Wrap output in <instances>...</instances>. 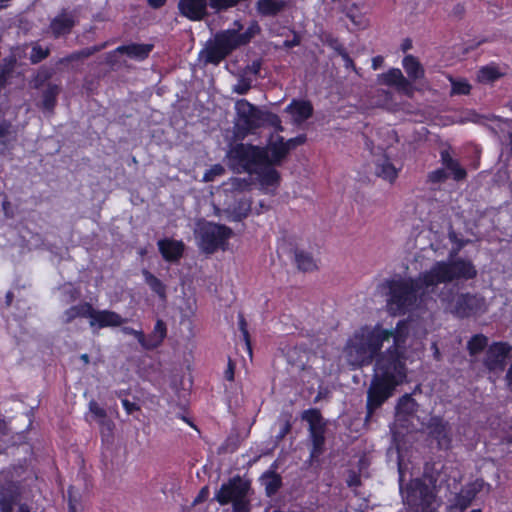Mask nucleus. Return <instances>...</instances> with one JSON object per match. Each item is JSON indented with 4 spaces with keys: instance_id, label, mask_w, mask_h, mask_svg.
<instances>
[{
    "instance_id": "29",
    "label": "nucleus",
    "mask_w": 512,
    "mask_h": 512,
    "mask_svg": "<svg viewBox=\"0 0 512 512\" xmlns=\"http://www.w3.org/2000/svg\"><path fill=\"white\" fill-rule=\"evenodd\" d=\"M375 174L389 183H393L398 177V170L391 161L384 157L375 163Z\"/></svg>"
},
{
    "instance_id": "15",
    "label": "nucleus",
    "mask_w": 512,
    "mask_h": 512,
    "mask_svg": "<svg viewBox=\"0 0 512 512\" xmlns=\"http://www.w3.org/2000/svg\"><path fill=\"white\" fill-rule=\"evenodd\" d=\"M512 347L504 342H494L489 346L484 365L489 371H503L510 356Z\"/></svg>"
},
{
    "instance_id": "62",
    "label": "nucleus",
    "mask_w": 512,
    "mask_h": 512,
    "mask_svg": "<svg viewBox=\"0 0 512 512\" xmlns=\"http://www.w3.org/2000/svg\"><path fill=\"white\" fill-rule=\"evenodd\" d=\"M100 424L102 426V433H104V430H107L108 433H111L114 427V424L111 420L105 418V420H100Z\"/></svg>"
},
{
    "instance_id": "53",
    "label": "nucleus",
    "mask_w": 512,
    "mask_h": 512,
    "mask_svg": "<svg viewBox=\"0 0 512 512\" xmlns=\"http://www.w3.org/2000/svg\"><path fill=\"white\" fill-rule=\"evenodd\" d=\"M305 142H306V135H298L297 137L288 139L287 141L284 140V145H285V147H287V152L289 153L291 150L304 144Z\"/></svg>"
},
{
    "instance_id": "56",
    "label": "nucleus",
    "mask_w": 512,
    "mask_h": 512,
    "mask_svg": "<svg viewBox=\"0 0 512 512\" xmlns=\"http://www.w3.org/2000/svg\"><path fill=\"white\" fill-rule=\"evenodd\" d=\"M122 331L127 335H133L142 346V342H144V333L142 331L135 330L131 327H123Z\"/></svg>"
},
{
    "instance_id": "45",
    "label": "nucleus",
    "mask_w": 512,
    "mask_h": 512,
    "mask_svg": "<svg viewBox=\"0 0 512 512\" xmlns=\"http://www.w3.org/2000/svg\"><path fill=\"white\" fill-rule=\"evenodd\" d=\"M68 494V512H81L80 499L75 493L74 487L70 486L67 490Z\"/></svg>"
},
{
    "instance_id": "25",
    "label": "nucleus",
    "mask_w": 512,
    "mask_h": 512,
    "mask_svg": "<svg viewBox=\"0 0 512 512\" xmlns=\"http://www.w3.org/2000/svg\"><path fill=\"white\" fill-rule=\"evenodd\" d=\"M273 164H260L253 172L258 176L259 182L263 186H276L280 181V174L274 168Z\"/></svg>"
},
{
    "instance_id": "42",
    "label": "nucleus",
    "mask_w": 512,
    "mask_h": 512,
    "mask_svg": "<svg viewBox=\"0 0 512 512\" xmlns=\"http://www.w3.org/2000/svg\"><path fill=\"white\" fill-rule=\"evenodd\" d=\"M252 87V80L245 75H241L237 83L233 86L232 91L239 95H245Z\"/></svg>"
},
{
    "instance_id": "50",
    "label": "nucleus",
    "mask_w": 512,
    "mask_h": 512,
    "mask_svg": "<svg viewBox=\"0 0 512 512\" xmlns=\"http://www.w3.org/2000/svg\"><path fill=\"white\" fill-rule=\"evenodd\" d=\"M471 86L466 81H454L452 80V94L467 95L470 93Z\"/></svg>"
},
{
    "instance_id": "43",
    "label": "nucleus",
    "mask_w": 512,
    "mask_h": 512,
    "mask_svg": "<svg viewBox=\"0 0 512 512\" xmlns=\"http://www.w3.org/2000/svg\"><path fill=\"white\" fill-rule=\"evenodd\" d=\"M501 76L498 69L495 67H483L479 71V79L483 82H493Z\"/></svg>"
},
{
    "instance_id": "61",
    "label": "nucleus",
    "mask_w": 512,
    "mask_h": 512,
    "mask_svg": "<svg viewBox=\"0 0 512 512\" xmlns=\"http://www.w3.org/2000/svg\"><path fill=\"white\" fill-rule=\"evenodd\" d=\"M79 60H81L80 56H79V52L75 51V52L67 55L66 57L60 59L59 63L63 64V63L74 62V61H79Z\"/></svg>"
},
{
    "instance_id": "48",
    "label": "nucleus",
    "mask_w": 512,
    "mask_h": 512,
    "mask_svg": "<svg viewBox=\"0 0 512 512\" xmlns=\"http://www.w3.org/2000/svg\"><path fill=\"white\" fill-rule=\"evenodd\" d=\"M449 177L445 168L436 169L428 174V181L431 183H442Z\"/></svg>"
},
{
    "instance_id": "60",
    "label": "nucleus",
    "mask_w": 512,
    "mask_h": 512,
    "mask_svg": "<svg viewBox=\"0 0 512 512\" xmlns=\"http://www.w3.org/2000/svg\"><path fill=\"white\" fill-rule=\"evenodd\" d=\"M122 405L128 414H132L134 411L139 410V406L134 402H130L128 399H123Z\"/></svg>"
},
{
    "instance_id": "41",
    "label": "nucleus",
    "mask_w": 512,
    "mask_h": 512,
    "mask_svg": "<svg viewBox=\"0 0 512 512\" xmlns=\"http://www.w3.org/2000/svg\"><path fill=\"white\" fill-rule=\"evenodd\" d=\"M265 124L274 127L277 132L283 131L279 116L269 111H263L262 126Z\"/></svg>"
},
{
    "instance_id": "44",
    "label": "nucleus",
    "mask_w": 512,
    "mask_h": 512,
    "mask_svg": "<svg viewBox=\"0 0 512 512\" xmlns=\"http://www.w3.org/2000/svg\"><path fill=\"white\" fill-rule=\"evenodd\" d=\"M322 41L325 45H327L331 49H333L338 55L344 54V52L346 51V49L344 48L342 43L339 41V39L334 37L331 34L324 35Z\"/></svg>"
},
{
    "instance_id": "3",
    "label": "nucleus",
    "mask_w": 512,
    "mask_h": 512,
    "mask_svg": "<svg viewBox=\"0 0 512 512\" xmlns=\"http://www.w3.org/2000/svg\"><path fill=\"white\" fill-rule=\"evenodd\" d=\"M394 352H384L376 360L375 372L367 390L366 422L372 419L375 411L393 395L396 386L406 378L405 362Z\"/></svg>"
},
{
    "instance_id": "11",
    "label": "nucleus",
    "mask_w": 512,
    "mask_h": 512,
    "mask_svg": "<svg viewBox=\"0 0 512 512\" xmlns=\"http://www.w3.org/2000/svg\"><path fill=\"white\" fill-rule=\"evenodd\" d=\"M302 420L309 424V438L312 442L310 451V461L313 462L323 454L325 448V430L324 421L318 409H308L302 413Z\"/></svg>"
},
{
    "instance_id": "8",
    "label": "nucleus",
    "mask_w": 512,
    "mask_h": 512,
    "mask_svg": "<svg viewBox=\"0 0 512 512\" xmlns=\"http://www.w3.org/2000/svg\"><path fill=\"white\" fill-rule=\"evenodd\" d=\"M250 490V481L236 475L221 485L214 500L221 506L232 504L233 512H250Z\"/></svg>"
},
{
    "instance_id": "5",
    "label": "nucleus",
    "mask_w": 512,
    "mask_h": 512,
    "mask_svg": "<svg viewBox=\"0 0 512 512\" xmlns=\"http://www.w3.org/2000/svg\"><path fill=\"white\" fill-rule=\"evenodd\" d=\"M443 284L444 286L436 293L447 312L460 319L476 317L487 312L488 305L481 294L457 293L454 285Z\"/></svg>"
},
{
    "instance_id": "18",
    "label": "nucleus",
    "mask_w": 512,
    "mask_h": 512,
    "mask_svg": "<svg viewBox=\"0 0 512 512\" xmlns=\"http://www.w3.org/2000/svg\"><path fill=\"white\" fill-rule=\"evenodd\" d=\"M265 151L267 161L266 164L281 165L288 155L287 147L284 145V138L277 135L275 139H271L266 147H262Z\"/></svg>"
},
{
    "instance_id": "54",
    "label": "nucleus",
    "mask_w": 512,
    "mask_h": 512,
    "mask_svg": "<svg viewBox=\"0 0 512 512\" xmlns=\"http://www.w3.org/2000/svg\"><path fill=\"white\" fill-rule=\"evenodd\" d=\"M355 8V5L351 8H343L342 12L358 27L364 26L363 19L361 16H357L353 13L352 9Z\"/></svg>"
},
{
    "instance_id": "14",
    "label": "nucleus",
    "mask_w": 512,
    "mask_h": 512,
    "mask_svg": "<svg viewBox=\"0 0 512 512\" xmlns=\"http://www.w3.org/2000/svg\"><path fill=\"white\" fill-rule=\"evenodd\" d=\"M78 19L75 11L63 8L53 19H51L48 30L55 38L66 37L77 25Z\"/></svg>"
},
{
    "instance_id": "22",
    "label": "nucleus",
    "mask_w": 512,
    "mask_h": 512,
    "mask_svg": "<svg viewBox=\"0 0 512 512\" xmlns=\"http://www.w3.org/2000/svg\"><path fill=\"white\" fill-rule=\"evenodd\" d=\"M167 335V326L165 322L161 319H158L155 323L153 331L148 335H144V342H142V347L146 350H154L158 348Z\"/></svg>"
},
{
    "instance_id": "6",
    "label": "nucleus",
    "mask_w": 512,
    "mask_h": 512,
    "mask_svg": "<svg viewBox=\"0 0 512 512\" xmlns=\"http://www.w3.org/2000/svg\"><path fill=\"white\" fill-rule=\"evenodd\" d=\"M435 485L436 479L427 472L422 478L412 479L405 488L400 485L407 512H438Z\"/></svg>"
},
{
    "instance_id": "10",
    "label": "nucleus",
    "mask_w": 512,
    "mask_h": 512,
    "mask_svg": "<svg viewBox=\"0 0 512 512\" xmlns=\"http://www.w3.org/2000/svg\"><path fill=\"white\" fill-rule=\"evenodd\" d=\"M235 111V133L237 137L244 138L262 126L263 110L246 99L236 101Z\"/></svg>"
},
{
    "instance_id": "36",
    "label": "nucleus",
    "mask_w": 512,
    "mask_h": 512,
    "mask_svg": "<svg viewBox=\"0 0 512 512\" xmlns=\"http://www.w3.org/2000/svg\"><path fill=\"white\" fill-rule=\"evenodd\" d=\"M488 344V338L483 334L474 335L467 343V349L470 355H477L485 349Z\"/></svg>"
},
{
    "instance_id": "47",
    "label": "nucleus",
    "mask_w": 512,
    "mask_h": 512,
    "mask_svg": "<svg viewBox=\"0 0 512 512\" xmlns=\"http://www.w3.org/2000/svg\"><path fill=\"white\" fill-rule=\"evenodd\" d=\"M225 172V169L222 165L220 164H215L213 165L209 170H207L205 173H204V176H203V181L204 182H211V181H214V179L218 176H221L223 175Z\"/></svg>"
},
{
    "instance_id": "7",
    "label": "nucleus",
    "mask_w": 512,
    "mask_h": 512,
    "mask_svg": "<svg viewBox=\"0 0 512 512\" xmlns=\"http://www.w3.org/2000/svg\"><path fill=\"white\" fill-rule=\"evenodd\" d=\"M78 317L88 318L92 329L117 327L125 322V319L118 313L110 310H96L88 302H82L66 309L62 315V322L69 324Z\"/></svg>"
},
{
    "instance_id": "57",
    "label": "nucleus",
    "mask_w": 512,
    "mask_h": 512,
    "mask_svg": "<svg viewBox=\"0 0 512 512\" xmlns=\"http://www.w3.org/2000/svg\"><path fill=\"white\" fill-rule=\"evenodd\" d=\"M291 430V424L288 420L284 421L279 433L276 435V440H282Z\"/></svg>"
},
{
    "instance_id": "9",
    "label": "nucleus",
    "mask_w": 512,
    "mask_h": 512,
    "mask_svg": "<svg viewBox=\"0 0 512 512\" xmlns=\"http://www.w3.org/2000/svg\"><path fill=\"white\" fill-rule=\"evenodd\" d=\"M230 168L237 172H247L250 175L264 161H267L262 147L239 143L231 147L227 154Z\"/></svg>"
},
{
    "instance_id": "4",
    "label": "nucleus",
    "mask_w": 512,
    "mask_h": 512,
    "mask_svg": "<svg viewBox=\"0 0 512 512\" xmlns=\"http://www.w3.org/2000/svg\"><path fill=\"white\" fill-rule=\"evenodd\" d=\"M260 26L253 22L245 32L238 33L236 29H227L215 34L213 40L207 41L200 52V58L205 63L218 65L235 49L247 45L260 32Z\"/></svg>"
},
{
    "instance_id": "31",
    "label": "nucleus",
    "mask_w": 512,
    "mask_h": 512,
    "mask_svg": "<svg viewBox=\"0 0 512 512\" xmlns=\"http://www.w3.org/2000/svg\"><path fill=\"white\" fill-rule=\"evenodd\" d=\"M251 200L247 197H242L238 199L232 208L228 209L231 213V218L233 221H241L246 218L251 211Z\"/></svg>"
},
{
    "instance_id": "1",
    "label": "nucleus",
    "mask_w": 512,
    "mask_h": 512,
    "mask_svg": "<svg viewBox=\"0 0 512 512\" xmlns=\"http://www.w3.org/2000/svg\"><path fill=\"white\" fill-rule=\"evenodd\" d=\"M477 276V269L471 260L456 258L437 261L416 278L395 276L381 283L386 296L388 310L393 314H405L418 299L429 293H436L439 284L468 281Z\"/></svg>"
},
{
    "instance_id": "32",
    "label": "nucleus",
    "mask_w": 512,
    "mask_h": 512,
    "mask_svg": "<svg viewBox=\"0 0 512 512\" xmlns=\"http://www.w3.org/2000/svg\"><path fill=\"white\" fill-rule=\"evenodd\" d=\"M295 262L298 269L303 272H311L317 268L312 255L302 250L295 251Z\"/></svg>"
},
{
    "instance_id": "28",
    "label": "nucleus",
    "mask_w": 512,
    "mask_h": 512,
    "mask_svg": "<svg viewBox=\"0 0 512 512\" xmlns=\"http://www.w3.org/2000/svg\"><path fill=\"white\" fill-rule=\"evenodd\" d=\"M441 160L445 170L450 172L454 180L462 181L466 178V170L447 151L441 152Z\"/></svg>"
},
{
    "instance_id": "39",
    "label": "nucleus",
    "mask_w": 512,
    "mask_h": 512,
    "mask_svg": "<svg viewBox=\"0 0 512 512\" xmlns=\"http://www.w3.org/2000/svg\"><path fill=\"white\" fill-rule=\"evenodd\" d=\"M50 55L49 47H42L41 45L35 43L32 46L29 60L32 64H38L41 61L45 60Z\"/></svg>"
},
{
    "instance_id": "64",
    "label": "nucleus",
    "mask_w": 512,
    "mask_h": 512,
    "mask_svg": "<svg viewBox=\"0 0 512 512\" xmlns=\"http://www.w3.org/2000/svg\"><path fill=\"white\" fill-rule=\"evenodd\" d=\"M508 389L512 392V362L505 376Z\"/></svg>"
},
{
    "instance_id": "52",
    "label": "nucleus",
    "mask_w": 512,
    "mask_h": 512,
    "mask_svg": "<svg viewBox=\"0 0 512 512\" xmlns=\"http://www.w3.org/2000/svg\"><path fill=\"white\" fill-rule=\"evenodd\" d=\"M89 410L97 419H99V421L105 420L107 416L105 409L100 407V405L94 400L89 402Z\"/></svg>"
},
{
    "instance_id": "23",
    "label": "nucleus",
    "mask_w": 512,
    "mask_h": 512,
    "mask_svg": "<svg viewBox=\"0 0 512 512\" xmlns=\"http://www.w3.org/2000/svg\"><path fill=\"white\" fill-rule=\"evenodd\" d=\"M153 48V44L131 43L117 47L115 52L125 54L132 59L142 61L148 58Z\"/></svg>"
},
{
    "instance_id": "35",
    "label": "nucleus",
    "mask_w": 512,
    "mask_h": 512,
    "mask_svg": "<svg viewBox=\"0 0 512 512\" xmlns=\"http://www.w3.org/2000/svg\"><path fill=\"white\" fill-rule=\"evenodd\" d=\"M253 184L251 176L245 178L232 177L226 183L231 192H243L249 190Z\"/></svg>"
},
{
    "instance_id": "46",
    "label": "nucleus",
    "mask_w": 512,
    "mask_h": 512,
    "mask_svg": "<svg viewBox=\"0 0 512 512\" xmlns=\"http://www.w3.org/2000/svg\"><path fill=\"white\" fill-rule=\"evenodd\" d=\"M16 65V59L14 57L5 58L0 65V76L8 80L12 75Z\"/></svg>"
},
{
    "instance_id": "19",
    "label": "nucleus",
    "mask_w": 512,
    "mask_h": 512,
    "mask_svg": "<svg viewBox=\"0 0 512 512\" xmlns=\"http://www.w3.org/2000/svg\"><path fill=\"white\" fill-rule=\"evenodd\" d=\"M61 87L58 84L48 82L41 93V102L38 104L45 113L52 115L57 105V98L61 93Z\"/></svg>"
},
{
    "instance_id": "34",
    "label": "nucleus",
    "mask_w": 512,
    "mask_h": 512,
    "mask_svg": "<svg viewBox=\"0 0 512 512\" xmlns=\"http://www.w3.org/2000/svg\"><path fill=\"white\" fill-rule=\"evenodd\" d=\"M143 276L146 284L150 287V289L155 292L161 299H166V286L163 284V282L148 270H143Z\"/></svg>"
},
{
    "instance_id": "49",
    "label": "nucleus",
    "mask_w": 512,
    "mask_h": 512,
    "mask_svg": "<svg viewBox=\"0 0 512 512\" xmlns=\"http://www.w3.org/2000/svg\"><path fill=\"white\" fill-rule=\"evenodd\" d=\"M239 329L242 333L243 340L245 342L247 350H248L249 354L251 355L252 349H251V343H250V336H249V332L247 329V322L242 314L239 315Z\"/></svg>"
},
{
    "instance_id": "55",
    "label": "nucleus",
    "mask_w": 512,
    "mask_h": 512,
    "mask_svg": "<svg viewBox=\"0 0 512 512\" xmlns=\"http://www.w3.org/2000/svg\"><path fill=\"white\" fill-rule=\"evenodd\" d=\"M262 66V61L260 59L252 61L251 64L247 65L244 69V74H253L258 75Z\"/></svg>"
},
{
    "instance_id": "33",
    "label": "nucleus",
    "mask_w": 512,
    "mask_h": 512,
    "mask_svg": "<svg viewBox=\"0 0 512 512\" xmlns=\"http://www.w3.org/2000/svg\"><path fill=\"white\" fill-rule=\"evenodd\" d=\"M60 299L64 304L75 302L81 297V291L72 283H65L59 287Z\"/></svg>"
},
{
    "instance_id": "16",
    "label": "nucleus",
    "mask_w": 512,
    "mask_h": 512,
    "mask_svg": "<svg viewBox=\"0 0 512 512\" xmlns=\"http://www.w3.org/2000/svg\"><path fill=\"white\" fill-rule=\"evenodd\" d=\"M379 83L395 87L397 92L409 98L413 97L415 92L413 83L403 75L399 68H391L387 72L379 75Z\"/></svg>"
},
{
    "instance_id": "13",
    "label": "nucleus",
    "mask_w": 512,
    "mask_h": 512,
    "mask_svg": "<svg viewBox=\"0 0 512 512\" xmlns=\"http://www.w3.org/2000/svg\"><path fill=\"white\" fill-rule=\"evenodd\" d=\"M485 488L487 492H489L491 486L483 479H476L475 481L468 483L462 487L459 492L452 494L447 499V512H464L471 505L477 494Z\"/></svg>"
},
{
    "instance_id": "17",
    "label": "nucleus",
    "mask_w": 512,
    "mask_h": 512,
    "mask_svg": "<svg viewBox=\"0 0 512 512\" xmlns=\"http://www.w3.org/2000/svg\"><path fill=\"white\" fill-rule=\"evenodd\" d=\"M430 436L437 441L439 449H448L451 445V428L441 417H432L428 423Z\"/></svg>"
},
{
    "instance_id": "63",
    "label": "nucleus",
    "mask_w": 512,
    "mask_h": 512,
    "mask_svg": "<svg viewBox=\"0 0 512 512\" xmlns=\"http://www.w3.org/2000/svg\"><path fill=\"white\" fill-rule=\"evenodd\" d=\"M344 61V66L346 68H352V69H355V65H354V62L353 60L351 59V57L349 56V54L347 53V51L344 52V54H341L340 55Z\"/></svg>"
},
{
    "instance_id": "21",
    "label": "nucleus",
    "mask_w": 512,
    "mask_h": 512,
    "mask_svg": "<svg viewBox=\"0 0 512 512\" xmlns=\"http://www.w3.org/2000/svg\"><path fill=\"white\" fill-rule=\"evenodd\" d=\"M157 244L162 257L166 261L176 262L183 255L184 244L181 241L162 239Z\"/></svg>"
},
{
    "instance_id": "27",
    "label": "nucleus",
    "mask_w": 512,
    "mask_h": 512,
    "mask_svg": "<svg viewBox=\"0 0 512 512\" xmlns=\"http://www.w3.org/2000/svg\"><path fill=\"white\" fill-rule=\"evenodd\" d=\"M403 68L411 82L423 79L425 70L420 61L413 55H406L402 60Z\"/></svg>"
},
{
    "instance_id": "37",
    "label": "nucleus",
    "mask_w": 512,
    "mask_h": 512,
    "mask_svg": "<svg viewBox=\"0 0 512 512\" xmlns=\"http://www.w3.org/2000/svg\"><path fill=\"white\" fill-rule=\"evenodd\" d=\"M53 74V69L41 66L32 79V87L34 89H41L42 87L46 86L45 83L53 76Z\"/></svg>"
},
{
    "instance_id": "59",
    "label": "nucleus",
    "mask_w": 512,
    "mask_h": 512,
    "mask_svg": "<svg viewBox=\"0 0 512 512\" xmlns=\"http://www.w3.org/2000/svg\"><path fill=\"white\" fill-rule=\"evenodd\" d=\"M208 495H209V489H208V487H207V486H204V487L200 490V492H199V494L197 495V497L194 499V501H193V505H197V504H199V503H201V502L205 501V500L207 499Z\"/></svg>"
},
{
    "instance_id": "38",
    "label": "nucleus",
    "mask_w": 512,
    "mask_h": 512,
    "mask_svg": "<svg viewBox=\"0 0 512 512\" xmlns=\"http://www.w3.org/2000/svg\"><path fill=\"white\" fill-rule=\"evenodd\" d=\"M16 138V130L8 120L0 122V143L4 146Z\"/></svg>"
},
{
    "instance_id": "30",
    "label": "nucleus",
    "mask_w": 512,
    "mask_h": 512,
    "mask_svg": "<svg viewBox=\"0 0 512 512\" xmlns=\"http://www.w3.org/2000/svg\"><path fill=\"white\" fill-rule=\"evenodd\" d=\"M260 482L265 488L267 496L275 495L282 486V478L274 470L266 471L261 477Z\"/></svg>"
},
{
    "instance_id": "58",
    "label": "nucleus",
    "mask_w": 512,
    "mask_h": 512,
    "mask_svg": "<svg viewBox=\"0 0 512 512\" xmlns=\"http://www.w3.org/2000/svg\"><path fill=\"white\" fill-rule=\"evenodd\" d=\"M234 373H235V364L233 363V361L231 359H229L227 368L224 372L225 379L228 381H233Z\"/></svg>"
},
{
    "instance_id": "40",
    "label": "nucleus",
    "mask_w": 512,
    "mask_h": 512,
    "mask_svg": "<svg viewBox=\"0 0 512 512\" xmlns=\"http://www.w3.org/2000/svg\"><path fill=\"white\" fill-rule=\"evenodd\" d=\"M417 403L410 395H404L400 398L397 410L399 413L412 414L416 411Z\"/></svg>"
},
{
    "instance_id": "26",
    "label": "nucleus",
    "mask_w": 512,
    "mask_h": 512,
    "mask_svg": "<svg viewBox=\"0 0 512 512\" xmlns=\"http://www.w3.org/2000/svg\"><path fill=\"white\" fill-rule=\"evenodd\" d=\"M286 111L293 116L295 122L302 123L303 121L307 120L312 116L313 106L309 101L293 100L286 107Z\"/></svg>"
},
{
    "instance_id": "20",
    "label": "nucleus",
    "mask_w": 512,
    "mask_h": 512,
    "mask_svg": "<svg viewBox=\"0 0 512 512\" xmlns=\"http://www.w3.org/2000/svg\"><path fill=\"white\" fill-rule=\"evenodd\" d=\"M289 6V0H258L255 8L261 17H276Z\"/></svg>"
},
{
    "instance_id": "12",
    "label": "nucleus",
    "mask_w": 512,
    "mask_h": 512,
    "mask_svg": "<svg viewBox=\"0 0 512 512\" xmlns=\"http://www.w3.org/2000/svg\"><path fill=\"white\" fill-rule=\"evenodd\" d=\"M231 228L208 222L199 231L200 248L207 254H212L218 249H224L227 240L232 236Z\"/></svg>"
},
{
    "instance_id": "2",
    "label": "nucleus",
    "mask_w": 512,
    "mask_h": 512,
    "mask_svg": "<svg viewBox=\"0 0 512 512\" xmlns=\"http://www.w3.org/2000/svg\"><path fill=\"white\" fill-rule=\"evenodd\" d=\"M407 336V326L401 322L397 324L394 330L384 329L380 325L373 328L362 327L355 331L346 344L347 361L354 367L369 365L380 351L383 343L391 338L393 339V345L385 352L394 350L397 357L404 360L403 354Z\"/></svg>"
},
{
    "instance_id": "51",
    "label": "nucleus",
    "mask_w": 512,
    "mask_h": 512,
    "mask_svg": "<svg viewBox=\"0 0 512 512\" xmlns=\"http://www.w3.org/2000/svg\"><path fill=\"white\" fill-rule=\"evenodd\" d=\"M106 47V43H103V44H100V45H94V46H91V47H86L84 49H81L79 50V56H80V59L83 60V59H86V58H89L90 56L94 55L95 53L101 51L102 49H104Z\"/></svg>"
},
{
    "instance_id": "24",
    "label": "nucleus",
    "mask_w": 512,
    "mask_h": 512,
    "mask_svg": "<svg viewBox=\"0 0 512 512\" xmlns=\"http://www.w3.org/2000/svg\"><path fill=\"white\" fill-rule=\"evenodd\" d=\"M19 491L14 485L0 488V512H14V506L19 501Z\"/></svg>"
}]
</instances>
